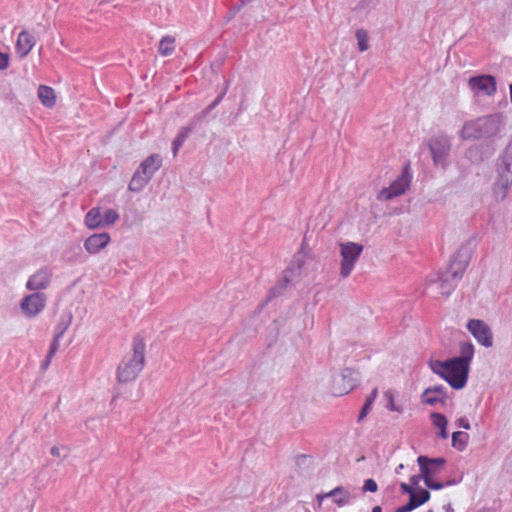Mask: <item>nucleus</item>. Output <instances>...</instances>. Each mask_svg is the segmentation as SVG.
Here are the masks:
<instances>
[{"instance_id": "57", "label": "nucleus", "mask_w": 512, "mask_h": 512, "mask_svg": "<svg viewBox=\"0 0 512 512\" xmlns=\"http://www.w3.org/2000/svg\"><path fill=\"white\" fill-rule=\"evenodd\" d=\"M447 512H453V509L449 506L447 509H446Z\"/></svg>"}, {"instance_id": "50", "label": "nucleus", "mask_w": 512, "mask_h": 512, "mask_svg": "<svg viewBox=\"0 0 512 512\" xmlns=\"http://www.w3.org/2000/svg\"><path fill=\"white\" fill-rule=\"evenodd\" d=\"M307 458H308V457H307L306 455H304V454L299 455V456L297 457V459H296V464H297V465H301V464H303V463L307 460Z\"/></svg>"}, {"instance_id": "4", "label": "nucleus", "mask_w": 512, "mask_h": 512, "mask_svg": "<svg viewBox=\"0 0 512 512\" xmlns=\"http://www.w3.org/2000/svg\"><path fill=\"white\" fill-rule=\"evenodd\" d=\"M133 354L125 357L117 368V380L120 383L133 381L143 369L145 363V342L137 335L133 339Z\"/></svg>"}, {"instance_id": "29", "label": "nucleus", "mask_w": 512, "mask_h": 512, "mask_svg": "<svg viewBox=\"0 0 512 512\" xmlns=\"http://www.w3.org/2000/svg\"><path fill=\"white\" fill-rule=\"evenodd\" d=\"M378 395V389L374 388L371 393L367 396L358 416V422L363 421V419L370 413L373 403Z\"/></svg>"}, {"instance_id": "51", "label": "nucleus", "mask_w": 512, "mask_h": 512, "mask_svg": "<svg viewBox=\"0 0 512 512\" xmlns=\"http://www.w3.org/2000/svg\"><path fill=\"white\" fill-rule=\"evenodd\" d=\"M51 455L55 457H60V449L56 446H53L50 450Z\"/></svg>"}, {"instance_id": "36", "label": "nucleus", "mask_w": 512, "mask_h": 512, "mask_svg": "<svg viewBox=\"0 0 512 512\" xmlns=\"http://www.w3.org/2000/svg\"><path fill=\"white\" fill-rule=\"evenodd\" d=\"M71 318L72 317L70 315L67 319H65V318L60 319V321L56 325L54 336L62 338V336L64 335L65 331L67 330V328L69 327V325L71 323Z\"/></svg>"}, {"instance_id": "1", "label": "nucleus", "mask_w": 512, "mask_h": 512, "mask_svg": "<svg viewBox=\"0 0 512 512\" xmlns=\"http://www.w3.org/2000/svg\"><path fill=\"white\" fill-rule=\"evenodd\" d=\"M474 238H470L460 249L455 253L450 260L447 270L439 275L436 279H430L432 283H439L441 294L448 297L456 288L458 282L463 276L468 263L471 258L472 248L470 247Z\"/></svg>"}, {"instance_id": "48", "label": "nucleus", "mask_w": 512, "mask_h": 512, "mask_svg": "<svg viewBox=\"0 0 512 512\" xmlns=\"http://www.w3.org/2000/svg\"><path fill=\"white\" fill-rule=\"evenodd\" d=\"M438 436L442 439H446L448 437L447 426L440 427Z\"/></svg>"}, {"instance_id": "41", "label": "nucleus", "mask_w": 512, "mask_h": 512, "mask_svg": "<svg viewBox=\"0 0 512 512\" xmlns=\"http://www.w3.org/2000/svg\"><path fill=\"white\" fill-rule=\"evenodd\" d=\"M362 490L363 492L375 493L378 490V485L374 479L369 478L364 481Z\"/></svg>"}, {"instance_id": "26", "label": "nucleus", "mask_w": 512, "mask_h": 512, "mask_svg": "<svg viewBox=\"0 0 512 512\" xmlns=\"http://www.w3.org/2000/svg\"><path fill=\"white\" fill-rule=\"evenodd\" d=\"M303 265L304 261L301 257L294 258L284 271L285 283H289L294 276L299 275Z\"/></svg>"}, {"instance_id": "47", "label": "nucleus", "mask_w": 512, "mask_h": 512, "mask_svg": "<svg viewBox=\"0 0 512 512\" xmlns=\"http://www.w3.org/2000/svg\"><path fill=\"white\" fill-rule=\"evenodd\" d=\"M53 358V356H49V354L46 355V358L45 360L42 362L41 364V368L43 370H46L48 368V366L50 365V362H51V359Z\"/></svg>"}, {"instance_id": "58", "label": "nucleus", "mask_w": 512, "mask_h": 512, "mask_svg": "<svg viewBox=\"0 0 512 512\" xmlns=\"http://www.w3.org/2000/svg\"><path fill=\"white\" fill-rule=\"evenodd\" d=\"M428 512H433L432 510H429Z\"/></svg>"}, {"instance_id": "46", "label": "nucleus", "mask_w": 512, "mask_h": 512, "mask_svg": "<svg viewBox=\"0 0 512 512\" xmlns=\"http://www.w3.org/2000/svg\"><path fill=\"white\" fill-rule=\"evenodd\" d=\"M400 488H401V491L404 493V494H408V495H411L413 493L416 492L415 489L412 488V486H410V484H407L405 482H401L400 483Z\"/></svg>"}, {"instance_id": "16", "label": "nucleus", "mask_w": 512, "mask_h": 512, "mask_svg": "<svg viewBox=\"0 0 512 512\" xmlns=\"http://www.w3.org/2000/svg\"><path fill=\"white\" fill-rule=\"evenodd\" d=\"M110 242V235L107 232L96 233L89 236L84 242L85 250L90 254H96L105 248Z\"/></svg>"}, {"instance_id": "34", "label": "nucleus", "mask_w": 512, "mask_h": 512, "mask_svg": "<svg viewBox=\"0 0 512 512\" xmlns=\"http://www.w3.org/2000/svg\"><path fill=\"white\" fill-rule=\"evenodd\" d=\"M384 397L387 400L386 408L390 411H396L399 413L403 412V408L399 405H396L394 402V395L391 390H388L384 393Z\"/></svg>"}, {"instance_id": "6", "label": "nucleus", "mask_w": 512, "mask_h": 512, "mask_svg": "<svg viewBox=\"0 0 512 512\" xmlns=\"http://www.w3.org/2000/svg\"><path fill=\"white\" fill-rule=\"evenodd\" d=\"M363 245L355 242H345L340 244V255H341V268L340 275L343 278H347L361 253L363 252Z\"/></svg>"}, {"instance_id": "20", "label": "nucleus", "mask_w": 512, "mask_h": 512, "mask_svg": "<svg viewBox=\"0 0 512 512\" xmlns=\"http://www.w3.org/2000/svg\"><path fill=\"white\" fill-rule=\"evenodd\" d=\"M35 45V38L27 31L19 33L16 43V51L20 58L26 57Z\"/></svg>"}, {"instance_id": "5", "label": "nucleus", "mask_w": 512, "mask_h": 512, "mask_svg": "<svg viewBox=\"0 0 512 512\" xmlns=\"http://www.w3.org/2000/svg\"><path fill=\"white\" fill-rule=\"evenodd\" d=\"M412 180L409 164L405 165L402 173L390 184L383 188L377 195L379 201H388L405 193Z\"/></svg>"}, {"instance_id": "52", "label": "nucleus", "mask_w": 512, "mask_h": 512, "mask_svg": "<svg viewBox=\"0 0 512 512\" xmlns=\"http://www.w3.org/2000/svg\"><path fill=\"white\" fill-rule=\"evenodd\" d=\"M459 481L455 480V479H450L448 480L445 484V486H451V485H455L457 484Z\"/></svg>"}, {"instance_id": "53", "label": "nucleus", "mask_w": 512, "mask_h": 512, "mask_svg": "<svg viewBox=\"0 0 512 512\" xmlns=\"http://www.w3.org/2000/svg\"><path fill=\"white\" fill-rule=\"evenodd\" d=\"M372 512H382V507H381V506H378V505H377V506H374V507L372 508Z\"/></svg>"}, {"instance_id": "2", "label": "nucleus", "mask_w": 512, "mask_h": 512, "mask_svg": "<svg viewBox=\"0 0 512 512\" xmlns=\"http://www.w3.org/2000/svg\"><path fill=\"white\" fill-rule=\"evenodd\" d=\"M428 364L433 373L444 379L453 389L460 390L466 386L470 368L456 358L430 360Z\"/></svg>"}, {"instance_id": "38", "label": "nucleus", "mask_w": 512, "mask_h": 512, "mask_svg": "<svg viewBox=\"0 0 512 512\" xmlns=\"http://www.w3.org/2000/svg\"><path fill=\"white\" fill-rule=\"evenodd\" d=\"M498 161H499L498 164L511 166L512 165V149H510V147L506 146L503 153L500 155Z\"/></svg>"}, {"instance_id": "19", "label": "nucleus", "mask_w": 512, "mask_h": 512, "mask_svg": "<svg viewBox=\"0 0 512 512\" xmlns=\"http://www.w3.org/2000/svg\"><path fill=\"white\" fill-rule=\"evenodd\" d=\"M161 164V156L159 154H152L140 164L136 171L151 179L154 173L161 167Z\"/></svg>"}, {"instance_id": "8", "label": "nucleus", "mask_w": 512, "mask_h": 512, "mask_svg": "<svg viewBox=\"0 0 512 512\" xmlns=\"http://www.w3.org/2000/svg\"><path fill=\"white\" fill-rule=\"evenodd\" d=\"M498 178L494 184V195L498 201H502L507 196L510 186L512 185V169L511 166L497 164Z\"/></svg>"}, {"instance_id": "9", "label": "nucleus", "mask_w": 512, "mask_h": 512, "mask_svg": "<svg viewBox=\"0 0 512 512\" xmlns=\"http://www.w3.org/2000/svg\"><path fill=\"white\" fill-rule=\"evenodd\" d=\"M468 331L486 348L493 345V334L488 324L480 319H470L467 323Z\"/></svg>"}, {"instance_id": "11", "label": "nucleus", "mask_w": 512, "mask_h": 512, "mask_svg": "<svg viewBox=\"0 0 512 512\" xmlns=\"http://www.w3.org/2000/svg\"><path fill=\"white\" fill-rule=\"evenodd\" d=\"M417 463L424 477H433L439 473L446 464V459L443 457L431 458L421 455L417 458Z\"/></svg>"}, {"instance_id": "28", "label": "nucleus", "mask_w": 512, "mask_h": 512, "mask_svg": "<svg viewBox=\"0 0 512 512\" xmlns=\"http://www.w3.org/2000/svg\"><path fill=\"white\" fill-rule=\"evenodd\" d=\"M150 180L151 179L149 177H146L136 171L129 183L128 188L132 192H140Z\"/></svg>"}, {"instance_id": "43", "label": "nucleus", "mask_w": 512, "mask_h": 512, "mask_svg": "<svg viewBox=\"0 0 512 512\" xmlns=\"http://www.w3.org/2000/svg\"><path fill=\"white\" fill-rule=\"evenodd\" d=\"M420 480H423L422 472H420L419 475H413L410 477V486H412L413 489L417 490L419 487Z\"/></svg>"}, {"instance_id": "56", "label": "nucleus", "mask_w": 512, "mask_h": 512, "mask_svg": "<svg viewBox=\"0 0 512 512\" xmlns=\"http://www.w3.org/2000/svg\"><path fill=\"white\" fill-rule=\"evenodd\" d=\"M507 146L510 147V149H512V138L510 139V141H509Z\"/></svg>"}, {"instance_id": "37", "label": "nucleus", "mask_w": 512, "mask_h": 512, "mask_svg": "<svg viewBox=\"0 0 512 512\" xmlns=\"http://www.w3.org/2000/svg\"><path fill=\"white\" fill-rule=\"evenodd\" d=\"M430 418L432 420L433 425L438 429H440V427L447 426L448 424L446 416L442 413L432 412Z\"/></svg>"}, {"instance_id": "39", "label": "nucleus", "mask_w": 512, "mask_h": 512, "mask_svg": "<svg viewBox=\"0 0 512 512\" xmlns=\"http://www.w3.org/2000/svg\"><path fill=\"white\" fill-rule=\"evenodd\" d=\"M287 284H288V283H285V280H284V278H283V279H282V281H281L278 285H276V286L272 287V288L269 290V294H268V299H267V300H270V299H272V298L277 297L278 295H280V294H281V292L286 288Z\"/></svg>"}, {"instance_id": "33", "label": "nucleus", "mask_w": 512, "mask_h": 512, "mask_svg": "<svg viewBox=\"0 0 512 512\" xmlns=\"http://www.w3.org/2000/svg\"><path fill=\"white\" fill-rule=\"evenodd\" d=\"M356 38H357L359 50L361 52L368 50V48H369L368 33L363 29H359L356 31Z\"/></svg>"}, {"instance_id": "24", "label": "nucleus", "mask_w": 512, "mask_h": 512, "mask_svg": "<svg viewBox=\"0 0 512 512\" xmlns=\"http://www.w3.org/2000/svg\"><path fill=\"white\" fill-rule=\"evenodd\" d=\"M38 98L41 103L48 108H51L55 105L56 96L54 90L46 85H40L38 88Z\"/></svg>"}, {"instance_id": "55", "label": "nucleus", "mask_w": 512, "mask_h": 512, "mask_svg": "<svg viewBox=\"0 0 512 512\" xmlns=\"http://www.w3.org/2000/svg\"><path fill=\"white\" fill-rule=\"evenodd\" d=\"M509 89H510V100H511V103H512V84H510Z\"/></svg>"}, {"instance_id": "17", "label": "nucleus", "mask_w": 512, "mask_h": 512, "mask_svg": "<svg viewBox=\"0 0 512 512\" xmlns=\"http://www.w3.org/2000/svg\"><path fill=\"white\" fill-rule=\"evenodd\" d=\"M495 152V147L492 143L480 144L472 146L467 151V157L472 162H482L485 159L490 158Z\"/></svg>"}, {"instance_id": "44", "label": "nucleus", "mask_w": 512, "mask_h": 512, "mask_svg": "<svg viewBox=\"0 0 512 512\" xmlns=\"http://www.w3.org/2000/svg\"><path fill=\"white\" fill-rule=\"evenodd\" d=\"M9 66V55L0 51V70H5Z\"/></svg>"}, {"instance_id": "13", "label": "nucleus", "mask_w": 512, "mask_h": 512, "mask_svg": "<svg viewBox=\"0 0 512 512\" xmlns=\"http://www.w3.org/2000/svg\"><path fill=\"white\" fill-rule=\"evenodd\" d=\"M447 398V390L443 385L428 387L421 395V401L430 406H435L438 403L444 405Z\"/></svg>"}, {"instance_id": "23", "label": "nucleus", "mask_w": 512, "mask_h": 512, "mask_svg": "<svg viewBox=\"0 0 512 512\" xmlns=\"http://www.w3.org/2000/svg\"><path fill=\"white\" fill-rule=\"evenodd\" d=\"M229 82L226 81V86L224 90L216 97V99L208 105L204 110H202L200 113L196 114L191 121L194 122L197 126L207 117V115L216 108V106L222 101L224 95L226 94V91L228 89Z\"/></svg>"}, {"instance_id": "7", "label": "nucleus", "mask_w": 512, "mask_h": 512, "mask_svg": "<svg viewBox=\"0 0 512 512\" xmlns=\"http://www.w3.org/2000/svg\"><path fill=\"white\" fill-rule=\"evenodd\" d=\"M428 147L434 164L444 167L451 149L449 137L444 134L435 135L429 140Z\"/></svg>"}, {"instance_id": "15", "label": "nucleus", "mask_w": 512, "mask_h": 512, "mask_svg": "<svg viewBox=\"0 0 512 512\" xmlns=\"http://www.w3.org/2000/svg\"><path fill=\"white\" fill-rule=\"evenodd\" d=\"M430 492L424 488H418L415 493L409 495V500L405 505L398 507L395 512H411L429 501Z\"/></svg>"}, {"instance_id": "40", "label": "nucleus", "mask_w": 512, "mask_h": 512, "mask_svg": "<svg viewBox=\"0 0 512 512\" xmlns=\"http://www.w3.org/2000/svg\"><path fill=\"white\" fill-rule=\"evenodd\" d=\"M424 484L427 486L428 489L431 490H440L445 487V484L439 481H434L432 477H424L423 478Z\"/></svg>"}, {"instance_id": "49", "label": "nucleus", "mask_w": 512, "mask_h": 512, "mask_svg": "<svg viewBox=\"0 0 512 512\" xmlns=\"http://www.w3.org/2000/svg\"><path fill=\"white\" fill-rule=\"evenodd\" d=\"M181 146H182L181 144H177L175 142H172V153H173L174 156L177 155V153H178L179 149L181 148Z\"/></svg>"}, {"instance_id": "10", "label": "nucleus", "mask_w": 512, "mask_h": 512, "mask_svg": "<svg viewBox=\"0 0 512 512\" xmlns=\"http://www.w3.org/2000/svg\"><path fill=\"white\" fill-rule=\"evenodd\" d=\"M47 297L42 292H35L24 297L20 303V308L28 317H35L45 307Z\"/></svg>"}, {"instance_id": "30", "label": "nucleus", "mask_w": 512, "mask_h": 512, "mask_svg": "<svg viewBox=\"0 0 512 512\" xmlns=\"http://www.w3.org/2000/svg\"><path fill=\"white\" fill-rule=\"evenodd\" d=\"M469 435L463 431L452 433V446L458 451H464L468 445Z\"/></svg>"}, {"instance_id": "14", "label": "nucleus", "mask_w": 512, "mask_h": 512, "mask_svg": "<svg viewBox=\"0 0 512 512\" xmlns=\"http://www.w3.org/2000/svg\"><path fill=\"white\" fill-rule=\"evenodd\" d=\"M52 272L49 268L44 267L31 275L26 283V288L31 291H39L46 289L51 281Z\"/></svg>"}, {"instance_id": "22", "label": "nucleus", "mask_w": 512, "mask_h": 512, "mask_svg": "<svg viewBox=\"0 0 512 512\" xmlns=\"http://www.w3.org/2000/svg\"><path fill=\"white\" fill-rule=\"evenodd\" d=\"M85 225L89 229H98L104 227L103 214L101 208L94 207L85 215Z\"/></svg>"}, {"instance_id": "42", "label": "nucleus", "mask_w": 512, "mask_h": 512, "mask_svg": "<svg viewBox=\"0 0 512 512\" xmlns=\"http://www.w3.org/2000/svg\"><path fill=\"white\" fill-rule=\"evenodd\" d=\"M60 337H56L54 336L51 344H50V347H49V350H48V353L49 356H54L56 351L58 350V347H59V341H60Z\"/></svg>"}, {"instance_id": "54", "label": "nucleus", "mask_w": 512, "mask_h": 512, "mask_svg": "<svg viewBox=\"0 0 512 512\" xmlns=\"http://www.w3.org/2000/svg\"><path fill=\"white\" fill-rule=\"evenodd\" d=\"M404 468V465L403 464H400L397 468H396V472H399V470H402Z\"/></svg>"}, {"instance_id": "21", "label": "nucleus", "mask_w": 512, "mask_h": 512, "mask_svg": "<svg viewBox=\"0 0 512 512\" xmlns=\"http://www.w3.org/2000/svg\"><path fill=\"white\" fill-rule=\"evenodd\" d=\"M325 497H332L333 502L338 506L347 505L351 502L352 499L350 492L342 486H338L324 495H317V498L320 502Z\"/></svg>"}, {"instance_id": "12", "label": "nucleus", "mask_w": 512, "mask_h": 512, "mask_svg": "<svg viewBox=\"0 0 512 512\" xmlns=\"http://www.w3.org/2000/svg\"><path fill=\"white\" fill-rule=\"evenodd\" d=\"M469 86L475 92H483L491 96L496 92V79L489 74L474 76L469 79Z\"/></svg>"}, {"instance_id": "25", "label": "nucleus", "mask_w": 512, "mask_h": 512, "mask_svg": "<svg viewBox=\"0 0 512 512\" xmlns=\"http://www.w3.org/2000/svg\"><path fill=\"white\" fill-rule=\"evenodd\" d=\"M473 356H474V345L471 342H461L460 343V355L455 357L456 360L470 368V364L473 359Z\"/></svg>"}, {"instance_id": "32", "label": "nucleus", "mask_w": 512, "mask_h": 512, "mask_svg": "<svg viewBox=\"0 0 512 512\" xmlns=\"http://www.w3.org/2000/svg\"><path fill=\"white\" fill-rule=\"evenodd\" d=\"M175 38L172 36H165L160 40L158 51L162 56H169L173 53L175 46Z\"/></svg>"}, {"instance_id": "18", "label": "nucleus", "mask_w": 512, "mask_h": 512, "mask_svg": "<svg viewBox=\"0 0 512 512\" xmlns=\"http://www.w3.org/2000/svg\"><path fill=\"white\" fill-rule=\"evenodd\" d=\"M340 380L343 383V387L339 391H335L336 395H344L353 390L358 383V372L352 368H345L342 370Z\"/></svg>"}, {"instance_id": "45", "label": "nucleus", "mask_w": 512, "mask_h": 512, "mask_svg": "<svg viewBox=\"0 0 512 512\" xmlns=\"http://www.w3.org/2000/svg\"><path fill=\"white\" fill-rule=\"evenodd\" d=\"M456 425L460 428H463L465 430H469L470 429V423H469V420L465 417H461L459 418L457 421H456Z\"/></svg>"}, {"instance_id": "31", "label": "nucleus", "mask_w": 512, "mask_h": 512, "mask_svg": "<svg viewBox=\"0 0 512 512\" xmlns=\"http://www.w3.org/2000/svg\"><path fill=\"white\" fill-rule=\"evenodd\" d=\"M197 129L198 126L190 120V122L186 126L180 129L173 142L183 145V143L186 141L189 135L195 132Z\"/></svg>"}, {"instance_id": "27", "label": "nucleus", "mask_w": 512, "mask_h": 512, "mask_svg": "<svg viewBox=\"0 0 512 512\" xmlns=\"http://www.w3.org/2000/svg\"><path fill=\"white\" fill-rule=\"evenodd\" d=\"M150 180L151 179L149 177H146L136 171L129 183L128 188L132 192H140Z\"/></svg>"}, {"instance_id": "3", "label": "nucleus", "mask_w": 512, "mask_h": 512, "mask_svg": "<svg viewBox=\"0 0 512 512\" xmlns=\"http://www.w3.org/2000/svg\"><path fill=\"white\" fill-rule=\"evenodd\" d=\"M502 124V116L499 113L489 114L477 118L476 120L464 123L460 137L463 140L470 139H490L497 135Z\"/></svg>"}, {"instance_id": "35", "label": "nucleus", "mask_w": 512, "mask_h": 512, "mask_svg": "<svg viewBox=\"0 0 512 512\" xmlns=\"http://www.w3.org/2000/svg\"><path fill=\"white\" fill-rule=\"evenodd\" d=\"M119 219V214L114 209H107L103 214L104 227L113 225Z\"/></svg>"}]
</instances>
